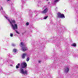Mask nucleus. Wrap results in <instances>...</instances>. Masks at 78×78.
Returning a JSON list of instances; mask_svg holds the SVG:
<instances>
[{
    "label": "nucleus",
    "instance_id": "obj_1",
    "mask_svg": "<svg viewBox=\"0 0 78 78\" xmlns=\"http://www.w3.org/2000/svg\"><path fill=\"white\" fill-rule=\"evenodd\" d=\"M5 17L8 20L9 22L10 23V24L11 26L12 27V28L13 30H15V31L18 34H20V33L17 31V30H16L17 29L18 27L17 24H16V22L14 20H11V21H10L9 19H8V18L6 16H5Z\"/></svg>",
    "mask_w": 78,
    "mask_h": 78
},
{
    "label": "nucleus",
    "instance_id": "obj_2",
    "mask_svg": "<svg viewBox=\"0 0 78 78\" xmlns=\"http://www.w3.org/2000/svg\"><path fill=\"white\" fill-rule=\"evenodd\" d=\"M20 67H21L20 68V73L24 75L25 74L26 75H28L27 71L26 70L24 71L23 69H26L27 67V63L25 62H23L21 63Z\"/></svg>",
    "mask_w": 78,
    "mask_h": 78
},
{
    "label": "nucleus",
    "instance_id": "obj_3",
    "mask_svg": "<svg viewBox=\"0 0 78 78\" xmlns=\"http://www.w3.org/2000/svg\"><path fill=\"white\" fill-rule=\"evenodd\" d=\"M20 45L22 47V50L23 51H25L27 50V48L26 45L23 44V43L21 42Z\"/></svg>",
    "mask_w": 78,
    "mask_h": 78
},
{
    "label": "nucleus",
    "instance_id": "obj_4",
    "mask_svg": "<svg viewBox=\"0 0 78 78\" xmlns=\"http://www.w3.org/2000/svg\"><path fill=\"white\" fill-rule=\"evenodd\" d=\"M57 18H65L64 14H61L60 12L57 13Z\"/></svg>",
    "mask_w": 78,
    "mask_h": 78
},
{
    "label": "nucleus",
    "instance_id": "obj_5",
    "mask_svg": "<svg viewBox=\"0 0 78 78\" xmlns=\"http://www.w3.org/2000/svg\"><path fill=\"white\" fill-rule=\"evenodd\" d=\"M64 71L65 73H67L69 71V68L68 67H66L64 68Z\"/></svg>",
    "mask_w": 78,
    "mask_h": 78
},
{
    "label": "nucleus",
    "instance_id": "obj_6",
    "mask_svg": "<svg viewBox=\"0 0 78 78\" xmlns=\"http://www.w3.org/2000/svg\"><path fill=\"white\" fill-rule=\"evenodd\" d=\"M48 8H46L44 9L42 12H41V13L42 14H46V13L48 12Z\"/></svg>",
    "mask_w": 78,
    "mask_h": 78
},
{
    "label": "nucleus",
    "instance_id": "obj_7",
    "mask_svg": "<svg viewBox=\"0 0 78 78\" xmlns=\"http://www.w3.org/2000/svg\"><path fill=\"white\" fill-rule=\"evenodd\" d=\"M25 56H27V53L23 54L21 56L22 59H25Z\"/></svg>",
    "mask_w": 78,
    "mask_h": 78
},
{
    "label": "nucleus",
    "instance_id": "obj_8",
    "mask_svg": "<svg viewBox=\"0 0 78 78\" xmlns=\"http://www.w3.org/2000/svg\"><path fill=\"white\" fill-rule=\"evenodd\" d=\"M58 1H59V0H55L54 2L52 3V5H55V4H56V3H57V2H58Z\"/></svg>",
    "mask_w": 78,
    "mask_h": 78
},
{
    "label": "nucleus",
    "instance_id": "obj_9",
    "mask_svg": "<svg viewBox=\"0 0 78 78\" xmlns=\"http://www.w3.org/2000/svg\"><path fill=\"white\" fill-rule=\"evenodd\" d=\"M20 63H19L16 66V68L17 69H18L19 68V66H20Z\"/></svg>",
    "mask_w": 78,
    "mask_h": 78
},
{
    "label": "nucleus",
    "instance_id": "obj_10",
    "mask_svg": "<svg viewBox=\"0 0 78 78\" xmlns=\"http://www.w3.org/2000/svg\"><path fill=\"white\" fill-rule=\"evenodd\" d=\"M71 46L75 47L76 46V44L75 43H73L72 44Z\"/></svg>",
    "mask_w": 78,
    "mask_h": 78
},
{
    "label": "nucleus",
    "instance_id": "obj_11",
    "mask_svg": "<svg viewBox=\"0 0 78 78\" xmlns=\"http://www.w3.org/2000/svg\"><path fill=\"white\" fill-rule=\"evenodd\" d=\"M13 52L15 53H17V49H14L13 50Z\"/></svg>",
    "mask_w": 78,
    "mask_h": 78
},
{
    "label": "nucleus",
    "instance_id": "obj_12",
    "mask_svg": "<svg viewBox=\"0 0 78 78\" xmlns=\"http://www.w3.org/2000/svg\"><path fill=\"white\" fill-rule=\"evenodd\" d=\"M29 60H30V58L29 57H28L26 59L27 61L28 62L29 61Z\"/></svg>",
    "mask_w": 78,
    "mask_h": 78
},
{
    "label": "nucleus",
    "instance_id": "obj_13",
    "mask_svg": "<svg viewBox=\"0 0 78 78\" xmlns=\"http://www.w3.org/2000/svg\"><path fill=\"white\" fill-rule=\"evenodd\" d=\"M11 10L12 11H13V12H14L15 11V10H14V8H12V9H11Z\"/></svg>",
    "mask_w": 78,
    "mask_h": 78
},
{
    "label": "nucleus",
    "instance_id": "obj_14",
    "mask_svg": "<svg viewBox=\"0 0 78 78\" xmlns=\"http://www.w3.org/2000/svg\"><path fill=\"white\" fill-rule=\"evenodd\" d=\"M48 16H45L44 17V19L45 20L47 19V18L48 17Z\"/></svg>",
    "mask_w": 78,
    "mask_h": 78
},
{
    "label": "nucleus",
    "instance_id": "obj_15",
    "mask_svg": "<svg viewBox=\"0 0 78 78\" xmlns=\"http://www.w3.org/2000/svg\"><path fill=\"white\" fill-rule=\"evenodd\" d=\"M10 36L11 37H13V34L10 33Z\"/></svg>",
    "mask_w": 78,
    "mask_h": 78
},
{
    "label": "nucleus",
    "instance_id": "obj_16",
    "mask_svg": "<svg viewBox=\"0 0 78 78\" xmlns=\"http://www.w3.org/2000/svg\"><path fill=\"white\" fill-rule=\"evenodd\" d=\"M26 26H28V25H29V23L28 22L27 23H26Z\"/></svg>",
    "mask_w": 78,
    "mask_h": 78
},
{
    "label": "nucleus",
    "instance_id": "obj_17",
    "mask_svg": "<svg viewBox=\"0 0 78 78\" xmlns=\"http://www.w3.org/2000/svg\"><path fill=\"white\" fill-rule=\"evenodd\" d=\"M12 46H13V47H14V46H16V45H15L14 44H12Z\"/></svg>",
    "mask_w": 78,
    "mask_h": 78
},
{
    "label": "nucleus",
    "instance_id": "obj_18",
    "mask_svg": "<svg viewBox=\"0 0 78 78\" xmlns=\"http://www.w3.org/2000/svg\"><path fill=\"white\" fill-rule=\"evenodd\" d=\"M1 9H0V10H3V7H1Z\"/></svg>",
    "mask_w": 78,
    "mask_h": 78
},
{
    "label": "nucleus",
    "instance_id": "obj_19",
    "mask_svg": "<svg viewBox=\"0 0 78 78\" xmlns=\"http://www.w3.org/2000/svg\"><path fill=\"white\" fill-rule=\"evenodd\" d=\"M23 2H24V3H25V2H24V0H23ZM23 2H22V3H23Z\"/></svg>",
    "mask_w": 78,
    "mask_h": 78
},
{
    "label": "nucleus",
    "instance_id": "obj_20",
    "mask_svg": "<svg viewBox=\"0 0 78 78\" xmlns=\"http://www.w3.org/2000/svg\"><path fill=\"white\" fill-rule=\"evenodd\" d=\"M22 34L23 35V34H24V33H22Z\"/></svg>",
    "mask_w": 78,
    "mask_h": 78
},
{
    "label": "nucleus",
    "instance_id": "obj_21",
    "mask_svg": "<svg viewBox=\"0 0 78 78\" xmlns=\"http://www.w3.org/2000/svg\"><path fill=\"white\" fill-rule=\"evenodd\" d=\"M58 9V8L57 7H56V9H55V10H56V9Z\"/></svg>",
    "mask_w": 78,
    "mask_h": 78
},
{
    "label": "nucleus",
    "instance_id": "obj_22",
    "mask_svg": "<svg viewBox=\"0 0 78 78\" xmlns=\"http://www.w3.org/2000/svg\"><path fill=\"white\" fill-rule=\"evenodd\" d=\"M48 4H50V2H48Z\"/></svg>",
    "mask_w": 78,
    "mask_h": 78
},
{
    "label": "nucleus",
    "instance_id": "obj_23",
    "mask_svg": "<svg viewBox=\"0 0 78 78\" xmlns=\"http://www.w3.org/2000/svg\"><path fill=\"white\" fill-rule=\"evenodd\" d=\"M41 62V61H39V63H40V62Z\"/></svg>",
    "mask_w": 78,
    "mask_h": 78
},
{
    "label": "nucleus",
    "instance_id": "obj_24",
    "mask_svg": "<svg viewBox=\"0 0 78 78\" xmlns=\"http://www.w3.org/2000/svg\"><path fill=\"white\" fill-rule=\"evenodd\" d=\"M7 1H10V0H7Z\"/></svg>",
    "mask_w": 78,
    "mask_h": 78
},
{
    "label": "nucleus",
    "instance_id": "obj_25",
    "mask_svg": "<svg viewBox=\"0 0 78 78\" xmlns=\"http://www.w3.org/2000/svg\"><path fill=\"white\" fill-rule=\"evenodd\" d=\"M36 16H37V14L36 15Z\"/></svg>",
    "mask_w": 78,
    "mask_h": 78
},
{
    "label": "nucleus",
    "instance_id": "obj_26",
    "mask_svg": "<svg viewBox=\"0 0 78 78\" xmlns=\"http://www.w3.org/2000/svg\"><path fill=\"white\" fill-rule=\"evenodd\" d=\"M38 6H39V5H37Z\"/></svg>",
    "mask_w": 78,
    "mask_h": 78
},
{
    "label": "nucleus",
    "instance_id": "obj_27",
    "mask_svg": "<svg viewBox=\"0 0 78 78\" xmlns=\"http://www.w3.org/2000/svg\"><path fill=\"white\" fill-rule=\"evenodd\" d=\"M47 0V1H48V0Z\"/></svg>",
    "mask_w": 78,
    "mask_h": 78
},
{
    "label": "nucleus",
    "instance_id": "obj_28",
    "mask_svg": "<svg viewBox=\"0 0 78 78\" xmlns=\"http://www.w3.org/2000/svg\"><path fill=\"white\" fill-rule=\"evenodd\" d=\"M21 7H22V8H23V6H21Z\"/></svg>",
    "mask_w": 78,
    "mask_h": 78
},
{
    "label": "nucleus",
    "instance_id": "obj_29",
    "mask_svg": "<svg viewBox=\"0 0 78 78\" xmlns=\"http://www.w3.org/2000/svg\"><path fill=\"white\" fill-rule=\"evenodd\" d=\"M44 7H45V6H44Z\"/></svg>",
    "mask_w": 78,
    "mask_h": 78
},
{
    "label": "nucleus",
    "instance_id": "obj_30",
    "mask_svg": "<svg viewBox=\"0 0 78 78\" xmlns=\"http://www.w3.org/2000/svg\"><path fill=\"white\" fill-rule=\"evenodd\" d=\"M58 44H59V43H58Z\"/></svg>",
    "mask_w": 78,
    "mask_h": 78
}]
</instances>
